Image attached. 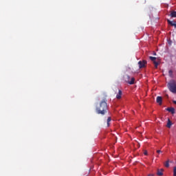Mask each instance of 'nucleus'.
Segmentation results:
<instances>
[{
	"label": "nucleus",
	"instance_id": "f03ea898",
	"mask_svg": "<svg viewBox=\"0 0 176 176\" xmlns=\"http://www.w3.org/2000/svg\"><path fill=\"white\" fill-rule=\"evenodd\" d=\"M168 87L172 93H176V82L175 80H171L168 84Z\"/></svg>",
	"mask_w": 176,
	"mask_h": 176
},
{
	"label": "nucleus",
	"instance_id": "0eeeda50",
	"mask_svg": "<svg viewBox=\"0 0 176 176\" xmlns=\"http://www.w3.org/2000/svg\"><path fill=\"white\" fill-rule=\"evenodd\" d=\"M166 109L168 112H170L172 114L175 113V109H174V107H168Z\"/></svg>",
	"mask_w": 176,
	"mask_h": 176
},
{
	"label": "nucleus",
	"instance_id": "2eb2a0df",
	"mask_svg": "<svg viewBox=\"0 0 176 176\" xmlns=\"http://www.w3.org/2000/svg\"><path fill=\"white\" fill-rule=\"evenodd\" d=\"M164 166H165V167H166V168L170 167V164H169L168 161H166V162H165Z\"/></svg>",
	"mask_w": 176,
	"mask_h": 176
},
{
	"label": "nucleus",
	"instance_id": "423d86ee",
	"mask_svg": "<svg viewBox=\"0 0 176 176\" xmlns=\"http://www.w3.org/2000/svg\"><path fill=\"white\" fill-rule=\"evenodd\" d=\"M156 101L157 104H159V105H162L163 102V98H162V96H157Z\"/></svg>",
	"mask_w": 176,
	"mask_h": 176
},
{
	"label": "nucleus",
	"instance_id": "20e7f679",
	"mask_svg": "<svg viewBox=\"0 0 176 176\" xmlns=\"http://www.w3.org/2000/svg\"><path fill=\"white\" fill-rule=\"evenodd\" d=\"M146 60H140L138 62L139 68H145L146 67Z\"/></svg>",
	"mask_w": 176,
	"mask_h": 176
},
{
	"label": "nucleus",
	"instance_id": "f257e3e1",
	"mask_svg": "<svg viewBox=\"0 0 176 176\" xmlns=\"http://www.w3.org/2000/svg\"><path fill=\"white\" fill-rule=\"evenodd\" d=\"M107 111H108V104L107 103V100H102L99 104L96 106V113L98 115H102L104 116L107 113Z\"/></svg>",
	"mask_w": 176,
	"mask_h": 176
},
{
	"label": "nucleus",
	"instance_id": "aec40b11",
	"mask_svg": "<svg viewBox=\"0 0 176 176\" xmlns=\"http://www.w3.org/2000/svg\"><path fill=\"white\" fill-rule=\"evenodd\" d=\"M148 176H152V175H148Z\"/></svg>",
	"mask_w": 176,
	"mask_h": 176
},
{
	"label": "nucleus",
	"instance_id": "9b49d317",
	"mask_svg": "<svg viewBox=\"0 0 176 176\" xmlns=\"http://www.w3.org/2000/svg\"><path fill=\"white\" fill-rule=\"evenodd\" d=\"M163 171H164V169H160V170H157V175H160V176H162L163 175Z\"/></svg>",
	"mask_w": 176,
	"mask_h": 176
},
{
	"label": "nucleus",
	"instance_id": "ddd939ff",
	"mask_svg": "<svg viewBox=\"0 0 176 176\" xmlns=\"http://www.w3.org/2000/svg\"><path fill=\"white\" fill-rule=\"evenodd\" d=\"M170 17H176V11H172L170 14Z\"/></svg>",
	"mask_w": 176,
	"mask_h": 176
},
{
	"label": "nucleus",
	"instance_id": "a211bd4d",
	"mask_svg": "<svg viewBox=\"0 0 176 176\" xmlns=\"http://www.w3.org/2000/svg\"><path fill=\"white\" fill-rule=\"evenodd\" d=\"M144 154L146 155H148V151H144Z\"/></svg>",
	"mask_w": 176,
	"mask_h": 176
},
{
	"label": "nucleus",
	"instance_id": "6e6552de",
	"mask_svg": "<svg viewBox=\"0 0 176 176\" xmlns=\"http://www.w3.org/2000/svg\"><path fill=\"white\" fill-rule=\"evenodd\" d=\"M122 90L119 89L118 93L116 95L117 100H120V98H122Z\"/></svg>",
	"mask_w": 176,
	"mask_h": 176
},
{
	"label": "nucleus",
	"instance_id": "39448f33",
	"mask_svg": "<svg viewBox=\"0 0 176 176\" xmlns=\"http://www.w3.org/2000/svg\"><path fill=\"white\" fill-rule=\"evenodd\" d=\"M149 58L155 65V68H157L159 63L156 61V57L149 56Z\"/></svg>",
	"mask_w": 176,
	"mask_h": 176
},
{
	"label": "nucleus",
	"instance_id": "dca6fc26",
	"mask_svg": "<svg viewBox=\"0 0 176 176\" xmlns=\"http://www.w3.org/2000/svg\"><path fill=\"white\" fill-rule=\"evenodd\" d=\"M173 176H176V166L173 168Z\"/></svg>",
	"mask_w": 176,
	"mask_h": 176
},
{
	"label": "nucleus",
	"instance_id": "1a4fd4ad",
	"mask_svg": "<svg viewBox=\"0 0 176 176\" xmlns=\"http://www.w3.org/2000/svg\"><path fill=\"white\" fill-rule=\"evenodd\" d=\"M167 22L168 24L172 25V27H175V28H176V22H175V23H173V21H170V19H167Z\"/></svg>",
	"mask_w": 176,
	"mask_h": 176
},
{
	"label": "nucleus",
	"instance_id": "9d476101",
	"mask_svg": "<svg viewBox=\"0 0 176 176\" xmlns=\"http://www.w3.org/2000/svg\"><path fill=\"white\" fill-rule=\"evenodd\" d=\"M172 125H173V123L171 122V121L170 120V119H168V122H167L166 127H168V129H170Z\"/></svg>",
	"mask_w": 176,
	"mask_h": 176
},
{
	"label": "nucleus",
	"instance_id": "f8f14e48",
	"mask_svg": "<svg viewBox=\"0 0 176 176\" xmlns=\"http://www.w3.org/2000/svg\"><path fill=\"white\" fill-rule=\"evenodd\" d=\"M111 120H112V118H111V117H108L107 118V127H109V126H111Z\"/></svg>",
	"mask_w": 176,
	"mask_h": 176
},
{
	"label": "nucleus",
	"instance_id": "6ab92c4d",
	"mask_svg": "<svg viewBox=\"0 0 176 176\" xmlns=\"http://www.w3.org/2000/svg\"><path fill=\"white\" fill-rule=\"evenodd\" d=\"M173 103L176 104V100H173Z\"/></svg>",
	"mask_w": 176,
	"mask_h": 176
},
{
	"label": "nucleus",
	"instance_id": "7ed1b4c3",
	"mask_svg": "<svg viewBox=\"0 0 176 176\" xmlns=\"http://www.w3.org/2000/svg\"><path fill=\"white\" fill-rule=\"evenodd\" d=\"M124 80L126 82V83H129V85H134V82L135 80V78L134 77H130L129 75L124 76Z\"/></svg>",
	"mask_w": 176,
	"mask_h": 176
},
{
	"label": "nucleus",
	"instance_id": "f3484780",
	"mask_svg": "<svg viewBox=\"0 0 176 176\" xmlns=\"http://www.w3.org/2000/svg\"><path fill=\"white\" fill-rule=\"evenodd\" d=\"M157 153H162V151L157 150Z\"/></svg>",
	"mask_w": 176,
	"mask_h": 176
},
{
	"label": "nucleus",
	"instance_id": "4468645a",
	"mask_svg": "<svg viewBox=\"0 0 176 176\" xmlns=\"http://www.w3.org/2000/svg\"><path fill=\"white\" fill-rule=\"evenodd\" d=\"M168 75H169L170 78H174V75L173 74V70L168 71Z\"/></svg>",
	"mask_w": 176,
	"mask_h": 176
}]
</instances>
